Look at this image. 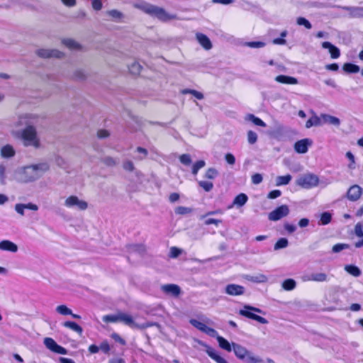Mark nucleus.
Returning a JSON list of instances; mask_svg holds the SVG:
<instances>
[{"mask_svg":"<svg viewBox=\"0 0 363 363\" xmlns=\"http://www.w3.org/2000/svg\"><path fill=\"white\" fill-rule=\"evenodd\" d=\"M62 43L71 50H78L80 48L79 44L72 39H64Z\"/></svg>","mask_w":363,"mask_h":363,"instance_id":"obj_38","label":"nucleus"},{"mask_svg":"<svg viewBox=\"0 0 363 363\" xmlns=\"http://www.w3.org/2000/svg\"><path fill=\"white\" fill-rule=\"evenodd\" d=\"M248 200L247 196L244 193H240L233 200V205L237 206L238 207H241L244 206Z\"/></svg>","mask_w":363,"mask_h":363,"instance_id":"obj_27","label":"nucleus"},{"mask_svg":"<svg viewBox=\"0 0 363 363\" xmlns=\"http://www.w3.org/2000/svg\"><path fill=\"white\" fill-rule=\"evenodd\" d=\"M289 245V241L285 238H281L277 240L275 243L274 249V250H279L281 249L286 248Z\"/></svg>","mask_w":363,"mask_h":363,"instance_id":"obj_39","label":"nucleus"},{"mask_svg":"<svg viewBox=\"0 0 363 363\" xmlns=\"http://www.w3.org/2000/svg\"><path fill=\"white\" fill-rule=\"evenodd\" d=\"M332 220V215L329 212H324L320 216V224L327 225L330 223Z\"/></svg>","mask_w":363,"mask_h":363,"instance_id":"obj_41","label":"nucleus"},{"mask_svg":"<svg viewBox=\"0 0 363 363\" xmlns=\"http://www.w3.org/2000/svg\"><path fill=\"white\" fill-rule=\"evenodd\" d=\"M216 339L220 347L228 352H231L233 350V343L230 344L226 339L220 335H218Z\"/></svg>","mask_w":363,"mask_h":363,"instance_id":"obj_26","label":"nucleus"},{"mask_svg":"<svg viewBox=\"0 0 363 363\" xmlns=\"http://www.w3.org/2000/svg\"><path fill=\"white\" fill-rule=\"evenodd\" d=\"M349 248H350V245L348 244L337 243L333 247L332 251L334 253H338L343 250H346V249H349Z\"/></svg>","mask_w":363,"mask_h":363,"instance_id":"obj_47","label":"nucleus"},{"mask_svg":"<svg viewBox=\"0 0 363 363\" xmlns=\"http://www.w3.org/2000/svg\"><path fill=\"white\" fill-rule=\"evenodd\" d=\"M245 45L247 47L252 48H263L265 45V43L264 42L261 41H251V42H247Z\"/></svg>","mask_w":363,"mask_h":363,"instance_id":"obj_56","label":"nucleus"},{"mask_svg":"<svg viewBox=\"0 0 363 363\" xmlns=\"http://www.w3.org/2000/svg\"><path fill=\"white\" fill-rule=\"evenodd\" d=\"M303 281H313L316 282H324L328 281V275L323 272L311 273L302 277Z\"/></svg>","mask_w":363,"mask_h":363,"instance_id":"obj_14","label":"nucleus"},{"mask_svg":"<svg viewBox=\"0 0 363 363\" xmlns=\"http://www.w3.org/2000/svg\"><path fill=\"white\" fill-rule=\"evenodd\" d=\"M86 77V74L82 69H77L73 74V78L76 80L82 81Z\"/></svg>","mask_w":363,"mask_h":363,"instance_id":"obj_50","label":"nucleus"},{"mask_svg":"<svg viewBox=\"0 0 363 363\" xmlns=\"http://www.w3.org/2000/svg\"><path fill=\"white\" fill-rule=\"evenodd\" d=\"M354 233L357 237H363V225L362 223H357L354 227ZM363 246V238L357 242H355V247L357 248L362 247Z\"/></svg>","mask_w":363,"mask_h":363,"instance_id":"obj_25","label":"nucleus"},{"mask_svg":"<svg viewBox=\"0 0 363 363\" xmlns=\"http://www.w3.org/2000/svg\"><path fill=\"white\" fill-rule=\"evenodd\" d=\"M15 155V151L13 147L10 145L4 146L1 150V155L2 157L9 158Z\"/></svg>","mask_w":363,"mask_h":363,"instance_id":"obj_28","label":"nucleus"},{"mask_svg":"<svg viewBox=\"0 0 363 363\" xmlns=\"http://www.w3.org/2000/svg\"><path fill=\"white\" fill-rule=\"evenodd\" d=\"M189 323L191 325L199 330L200 331L203 332L205 330L207 325L204 324L203 323H201L196 319H191L189 320Z\"/></svg>","mask_w":363,"mask_h":363,"instance_id":"obj_44","label":"nucleus"},{"mask_svg":"<svg viewBox=\"0 0 363 363\" xmlns=\"http://www.w3.org/2000/svg\"><path fill=\"white\" fill-rule=\"evenodd\" d=\"M135 6L146 13L157 17L158 19L164 22L178 19L176 14L169 13L164 9L146 2L138 3Z\"/></svg>","mask_w":363,"mask_h":363,"instance_id":"obj_2","label":"nucleus"},{"mask_svg":"<svg viewBox=\"0 0 363 363\" xmlns=\"http://www.w3.org/2000/svg\"><path fill=\"white\" fill-rule=\"evenodd\" d=\"M56 311L63 315L72 314V310L67 308L65 305L58 306L56 308Z\"/></svg>","mask_w":363,"mask_h":363,"instance_id":"obj_48","label":"nucleus"},{"mask_svg":"<svg viewBox=\"0 0 363 363\" xmlns=\"http://www.w3.org/2000/svg\"><path fill=\"white\" fill-rule=\"evenodd\" d=\"M63 325L67 328H69L79 335H82L83 333V329L81 326L77 324L75 322L72 321H66L63 323Z\"/></svg>","mask_w":363,"mask_h":363,"instance_id":"obj_31","label":"nucleus"},{"mask_svg":"<svg viewBox=\"0 0 363 363\" xmlns=\"http://www.w3.org/2000/svg\"><path fill=\"white\" fill-rule=\"evenodd\" d=\"M119 313L116 315H107L104 316L103 320L105 322L116 323L119 322Z\"/></svg>","mask_w":363,"mask_h":363,"instance_id":"obj_55","label":"nucleus"},{"mask_svg":"<svg viewBox=\"0 0 363 363\" xmlns=\"http://www.w3.org/2000/svg\"><path fill=\"white\" fill-rule=\"evenodd\" d=\"M218 175V170L214 167L208 168L206 173L205 177L209 179H213Z\"/></svg>","mask_w":363,"mask_h":363,"instance_id":"obj_45","label":"nucleus"},{"mask_svg":"<svg viewBox=\"0 0 363 363\" xmlns=\"http://www.w3.org/2000/svg\"><path fill=\"white\" fill-rule=\"evenodd\" d=\"M91 6L95 11H100L103 7L102 0H91Z\"/></svg>","mask_w":363,"mask_h":363,"instance_id":"obj_58","label":"nucleus"},{"mask_svg":"<svg viewBox=\"0 0 363 363\" xmlns=\"http://www.w3.org/2000/svg\"><path fill=\"white\" fill-rule=\"evenodd\" d=\"M65 206L68 208L77 207L79 210L84 211L88 208L85 201L79 200L77 196H70L65 201Z\"/></svg>","mask_w":363,"mask_h":363,"instance_id":"obj_8","label":"nucleus"},{"mask_svg":"<svg viewBox=\"0 0 363 363\" xmlns=\"http://www.w3.org/2000/svg\"><path fill=\"white\" fill-rule=\"evenodd\" d=\"M312 140L304 138L295 143L294 150L297 153L304 154L308 152L309 146L312 145Z\"/></svg>","mask_w":363,"mask_h":363,"instance_id":"obj_10","label":"nucleus"},{"mask_svg":"<svg viewBox=\"0 0 363 363\" xmlns=\"http://www.w3.org/2000/svg\"><path fill=\"white\" fill-rule=\"evenodd\" d=\"M342 69L347 73H357L360 69L358 65L350 62L344 64Z\"/></svg>","mask_w":363,"mask_h":363,"instance_id":"obj_33","label":"nucleus"},{"mask_svg":"<svg viewBox=\"0 0 363 363\" xmlns=\"http://www.w3.org/2000/svg\"><path fill=\"white\" fill-rule=\"evenodd\" d=\"M247 118L250 121H251L256 125L261 126V127H266L267 126L266 123L262 120H261L258 117H256L253 114H249L247 116Z\"/></svg>","mask_w":363,"mask_h":363,"instance_id":"obj_40","label":"nucleus"},{"mask_svg":"<svg viewBox=\"0 0 363 363\" xmlns=\"http://www.w3.org/2000/svg\"><path fill=\"white\" fill-rule=\"evenodd\" d=\"M182 254V250L177 247H172L170 248V257L172 258H176Z\"/></svg>","mask_w":363,"mask_h":363,"instance_id":"obj_62","label":"nucleus"},{"mask_svg":"<svg viewBox=\"0 0 363 363\" xmlns=\"http://www.w3.org/2000/svg\"><path fill=\"white\" fill-rule=\"evenodd\" d=\"M101 162L107 167H114L119 163L118 160L109 156L102 158Z\"/></svg>","mask_w":363,"mask_h":363,"instance_id":"obj_37","label":"nucleus"},{"mask_svg":"<svg viewBox=\"0 0 363 363\" xmlns=\"http://www.w3.org/2000/svg\"><path fill=\"white\" fill-rule=\"evenodd\" d=\"M245 287L235 284H228L225 288V293L230 296H241L245 294Z\"/></svg>","mask_w":363,"mask_h":363,"instance_id":"obj_12","label":"nucleus"},{"mask_svg":"<svg viewBox=\"0 0 363 363\" xmlns=\"http://www.w3.org/2000/svg\"><path fill=\"white\" fill-rule=\"evenodd\" d=\"M289 212V208L287 205H281L269 213L268 219L272 221H277L287 216Z\"/></svg>","mask_w":363,"mask_h":363,"instance_id":"obj_7","label":"nucleus"},{"mask_svg":"<svg viewBox=\"0 0 363 363\" xmlns=\"http://www.w3.org/2000/svg\"><path fill=\"white\" fill-rule=\"evenodd\" d=\"M281 195V191L280 190L275 189V190L271 191L268 194L267 198L270 199H274L279 197Z\"/></svg>","mask_w":363,"mask_h":363,"instance_id":"obj_63","label":"nucleus"},{"mask_svg":"<svg viewBox=\"0 0 363 363\" xmlns=\"http://www.w3.org/2000/svg\"><path fill=\"white\" fill-rule=\"evenodd\" d=\"M38 118L33 115H23L18 117L16 126L26 125L21 132V138L25 146H33L35 148L40 147V140L37 135L36 128L34 125L37 123Z\"/></svg>","mask_w":363,"mask_h":363,"instance_id":"obj_1","label":"nucleus"},{"mask_svg":"<svg viewBox=\"0 0 363 363\" xmlns=\"http://www.w3.org/2000/svg\"><path fill=\"white\" fill-rule=\"evenodd\" d=\"M107 14L113 19H121L123 17V13L118 10L113 9L107 11Z\"/></svg>","mask_w":363,"mask_h":363,"instance_id":"obj_54","label":"nucleus"},{"mask_svg":"<svg viewBox=\"0 0 363 363\" xmlns=\"http://www.w3.org/2000/svg\"><path fill=\"white\" fill-rule=\"evenodd\" d=\"M128 250L130 252H138L140 255H143L145 251V247L143 245L134 244L127 246Z\"/></svg>","mask_w":363,"mask_h":363,"instance_id":"obj_32","label":"nucleus"},{"mask_svg":"<svg viewBox=\"0 0 363 363\" xmlns=\"http://www.w3.org/2000/svg\"><path fill=\"white\" fill-rule=\"evenodd\" d=\"M206 162L204 160H198L192 166L191 172L194 175H196L200 169L205 167Z\"/></svg>","mask_w":363,"mask_h":363,"instance_id":"obj_42","label":"nucleus"},{"mask_svg":"<svg viewBox=\"0 0 363 363\" xmlns=\"http://www.w3.org/2000/svg\"><path fill=\"white\" fill-rule=\"evenodd\" d=\"M345 270L350 274L358 277L362 274L360 269L353 264H348L345 266Z\"/></svg>","mask_w":363,"mask_h":363,"instance_id":"obj_29","label":"nucleus"},{"mask_svg":"<svg viewBox=\"0 0 363 363\" xmlns=\"http://www.w3.org/2000/svg\"><path fill=\"white\" fill-rule=\"evenodd\" d=\"M36 54L42 58H61L63 53L57 50L39 49L36 51Z\"/></svg>","mask_w":363,"mask_h":363,"instance_id":"obj_11","label":"nucleus"},{"mask_svg":"<svg viewBox=\"0 0 363 363\" xmlns=\"http://www.w3.org/2000/svg\"><path fill=\"white\" fill-rule=\"evenodd\" d=\"M123 167L125 170L128 172H133L135 169L134 164L130 160H125L123 162Z\"/></svg>","mask_w":363,"mask_h":363,"instance_id":"obj_57","label":"nucleus"},{"mask_svg":"<svg viewBox=\"0 0 363 363\" xmlns=\"http://www.w3.org/2000/svg\"><path fill=\"white\" fill-rule=\"evenodd\" d=\"M252 311L259 313H263V311L261 309L246 305L244 306V309L240 310L239 314L248 318L255 320L262 324L268 323V320L266 318L255 314L254 313H252Z\"/></svg>","mask_w":363,"mask_h":363,"instance_id":"obj_5","label":"nucleus"},{"mask_svg":"<svg viewBox=\"0 0 363 363\" xmlns=\"http://www.w3.org/2000/svg\"><path fill=\"white\" fill-rule=\"evenodd\" d=\"M322 48L324 49H328L329 52L330 54V57L333 59H337L340 55V49L330 42L325 41L322 43Z\"/></svg>","mask_w":363,"mask_h":363,"instance_id":"obj_16","label":"nucleus"},{"mask_svg":"<svg viewBox=\"0 0 363 363\" xmlns=\"http://www.w3.org/2000/svg\"><path fill=\"white\" fill-rule=\"evenodd\" d=\"M291 179L292 177L290 174L278 176L276 178V186L286 185L291 182Z\"/></svg>","mask_w":363,"mask_h":363,"instance_id":"obj_34","label":"nucleus"},{"mask_svg":"<svg viewBox=\"0 0 363 363\" xmlns=\"http://www.w3.org/2000/svg\"><path fill=\"white\" fill-rule=\"evenodd\" d=\"M99 347V350H101L105 354L108 353L111 350L109 344L107 342V340L103 341Z\"/></svg>","mask_w":363,"mask_h":363,"instance_id":"obj_59","label":"nucleus"},{"mask_svg":"<svg viewBox=\"0 0 363 363\" xmlns=\"http://www.w3.org/2000/svg\"><path fill=\"white\" fill-rule=\"evenodd\" d=\"M296 23L299 26H303L307 29H311L312 28V25L310 21L304 17L297 18Z\"/></svg>","mask_w":363,"mask_h":363,"instance_id":"obj_46","label":"nucleus"},{"mask_svg":"<svg viewBox=\"0 0 363 363\" xmlns=\"http://www.w3.org/2000/svg\"><path fill=\"white\" fill-rule=\"evenodd\" d=\"M196 37L200 45L206 50H210L212 48L211 42L206 35L198 33Z\"/></svg>","mask_w":363,"mask_h":363,"instance_id":"obj_22","label":"nucleus"},{"mask_svg":"<svg viewBox=\"0 0 363 363\" xmlns=\"http://www.w3.org/2000/svg\"><path fill=\"white\" fill-rule=\"evenodd\" d=\"M32 165L26 166L18 169L16 172V177L18 182L22 183H28L38 179V174L35 172Z\"/></svg>","mask_w":363,"mask_h":363,"instance_id":"obj_4","label":"nucleus"},{"mask_svg":"<svg viewBox=\"0 0 363 363\" xmlns=\"http://www.w3.org/2000/svg\"><path fill=\"white\" fill-rule=\"evenodd\" d=\"M31 165L33 168L35 169V172L38 174V178H40L43 174L48 172L50 169V165L48 162H41Z\"/></svg>","mask_w":363,"mask_h":363,"instance_id":"obj_24","label":"nucleus"},{"mask_svg":"<svg viewBox=\"0 0 363 363\" xmlns=\"http://www.w3.org/2000/svg\"><path fill=\"white\" fill-rule=\"evenodd\" d=\"M321 116V121L322 125L324 123L333 125L336 127H339L340 125V120L333 116L326 114V113H322L320 114Z\"/></svg>","mask_w":363,"mask_h":363,"instance_id":"obj_18","label":"nucleus"},{"mask_svg":"<svg viewBox=\"0 0 363 363\" xmlns=\"http://www.w3.org/2000/svg\"><path fill=\"white\" fill-rule=\"evenodd\" d=\"M18 249L17 245L9 240H4L0 242V250L2 251L16 252Z\"/></svg>","mask_w":363,"mask_h":363,"instance_id":"obj_21","label":"nucleus"},{"mask_svg":"<svg viewBox=\"0 0 363 363\" xmlns=\"http://www.w3.org/2000/svg\"><path fill=\"white\" fill-rule=\"evenodd\" d=\"M199 185L206 192L211 191L213 188V184L211 182L200 181Z\"/></svg>","mask_w":363,"mask_h":363,"instance_id":"obj_49","label":"nucleus"},{"mask_svg":"<svg viewBox=\"0 0 363 363\" xmlns=\"http://www.w3.org/2000/svg\"><path fill=\"white\" fill-rule=\"evenodd\" d=\"M128 69L132 74L138 75L140 73L143 67L138 62H133L131 65H128Z\"/></svg>","mask_w":363,"mask_h":363,"instance_id":"obj_35","label":"nucleus"},{"mask_svg":"<svg viewBox=\"0 0 363 363\" xmlns=\"http://www.w3.org/2000/svg\"><path fill=\"white\" fill-rule=\"evenodd\" d=\"M363 189L359 185L354 184L350 187L347 192V197L350 201H357L362 194Z\"/></svg>","mask_w":363,"mask_h":363,"instance_id":"obj_13","label":"nucleus"},{"mask_svg":"<svg viewBox=\"0 0 363 363\" xmlns=\"http://www.w3.org/2000/svg\"><path fill=\"white\" fill-rule=\"evenodd\" d=\"M275 81L286 84H297L298 83L296 78L287 75H278L275 77Z\"/></svg>","mask_w":363,"mask_h":363,"instance_id":"obj_23","label":"nucleus"},{"mask_svg":"<svg viewBox=\"0 0 363 363\" xmlns=\"http://www.w3.org/2000/svg\"><path fill=\"white\" fill-rule=\"evenodd\" d=\"M263 180L262 175L259 173H256L252 176V182L254 184H260Z\"/></svg>","mask_w":363,"mask_h":363,"instance_id":"obj_61","label":"nucleus"},{"mask_svg":"<svg viewBox=\"0 0 363 363\" xmlns=\"http://www.w3.org/2000/svg\"><path fill=\"white\" fill-rule=\"evenodd\" d=\"M179 161L181 163L186 166H189L191 163V158L189 154H183L179 157Z\"/></svg>","mask_w":363,"mask_h":363,"instance_id":"obj_53","label":"nucleus"},{"mask_svg":"<svg viewBox=\"0 0 363 363\" xmlns=\"http://www.w3.org/2000/svg\"><path fill=\"white\" fill-rule=\"evenodd\" d=\"M321 125V116H313L306 121V128H310L312 126H319Z\"/></svg>","mask_w":363,"mask_h":363,"instance_id":"obj_30","label":"nucleus"},{"mask_svg":"<svg viewBox=\"0 0 363 363\" xmlns=\"http://www.w3.org/2000/svg\"><path fill=\"white\" fill-rule=\"evenodd\" d=\"M111 337L113 340L122 345H125L126 344L125 340L123 339L118 333H113L111 334Z\"/></svg>","mask_w":363,"mask_h":363,"instance_id":"obj_60","label":"nucleus"},{"mask_svg":"<svg viewBox=\"0 0 363 363\" xmlns=\"http://www.w3.org/2000/svg\"><path fill=\"white\" fill-rule=\"evenodd\" d=\"M296 282L293 279H287L282 283V287L286 291H291L296 288Z\"/></svg>","mask_w":363,"mask_h":363,"instance_id":"obj_36","label":"nucleus"},{"mask_svg":"<svg viewBox=\"0 0 363 363\" xmlns=\"http://www.w3.org/2000/svg\"><path fill=\"white\" fill-rule=\"evenodd\" d=\"M162 290L168 294H172L174 296H178L181 294L180 287L174 284H169L162 286Z\"/></svg>","mask_w":363,"mask_h":363,"instance_id":"obj_17","label":"nucleus"},{"mask_svg":"<svg viewBox=\"0 0 363 363\" xmlns=\"http://www.w3.org/2000/svg\"><path fill=\"white\" fill-rule=\"evenodd\" d=\"M284 228L289 234H292L296 230V226L289 223H285Z\"/></svg>","mask_w":363,"mask_h":363,"instance_id":"obj_64","label":"nucleus"},{"mask_svg":"<svg viewBox=\"0 0 363 363\" xmlns=\"http://www.w3.org/2000/svg\"><path fill=\"white\" fill-rule=\"evenodd\" d=\"M318 177L313 174H304L296 180V184L304 189L313 188L318 186Z\"/></svg>","mask_w":363,"mask_h":363,"instance_id":"obj_6","label":"nucleus"},{"mask_svg":"<svg viewBox=\"0 0 363 363\" xmlns=\"http://www.w3.org/2000/svg\"><path fill=\"white\" fill-rule=\"evenodd\" d=\"M345 11H348L350 18H363V7L360 6H344Z\"/></svg>","mask_w":363,"mask_h":363,"instance_id":"obj_15","label":"nucleus"},{"mask_svg":"<svg viewBox=\"0 0 363 363\" xmlns=\"http://www.w3.org/2000/svg\"><path fill=\"white\" fill-rule=\"evenodd\" d=\"M44 344L48 349L53 352L57 343L51 337H45L44 339Z\"/></svg>","mask_w":363,"mask_h":363,"instance_id":"obj_43","label":"nucleus"},{"mask_svg":"<svg viewBox=\"0 0 363 363\" xmlns=\"http://www.w3.org/2000/svg\"><path fill=\"white\" fill-rule=\"evenodd\" d=\"M244 279L248 281L257 284L265 283L268 280L267 277L263 274H246L244 276Z\"/></svg>","mask_w":363,"mask_h":363,"instance_id":"obj_19","label":"nucleus"},{"mask_svg":"<svg viewBox=\"0 0 363 363\" xmlns=\"http://www.w3.org/2000/svg\"><path fill=\"white\" fill-rule=\"evenodd\" d=\"M199 344L206 347V352L208 354V355L215 360L217 363H229L227 360H225L223 357L220 356L218 352L211 347L208 345L207 344L200 341Z\"/></svg>","mask_w":363,"mask_h":363,"instance_id":"obj_9","label":"nucleus"},{"mask_svg":"<svg viewBox=\"0 0 363 363\" xmlns=\"http://www.w3.org/2000/svg\"><path fill=\"white\" fill-rule=\"evenodd\" d=\"M233 350L236 357L245 363H264L259 356H255L252 352L246 347L233 342Z\"/></svg>","mask_w":363,"mask_h":363,"instance_id":"obj_3","label":"nucleus"},{"mask_svg":"<svg viewBox=\"0 0 363 363\" xmlns=\"http://www.w3.org/2000/svg\"><path fill=\"white\" fill-rule=\"evenodd\" d=\"M257 134L252 130H249L247 132L248 143L251 145H253L257 142Z\"/></svg>","mask_w":363,"mask_h":363,"instance_id":"obj_52","label":"nucleus"},{"mask_svg":"<svg viewBox=\"0 0 363 363\" xmlns=\"http://www.w3.org/2000/svg\"><path fill=\"white\" fill-rule=\"evenodd\" d=\"M119 322L123 323L125 325L130 327L131 328L137 329L138 323H135L131 315L125 313H119Z\"/></svg>","mask_w":363,"mask_h":363,"instance_id":"obj_20","label":"nucleus"},{"mask_svg":"<svg viewBox=\"0 0 363 363\" xmlns=\"http://www.w3.org/2000/svg\"><path fill=\"white\" fill-rule=\"evenodd\" d=\"M176 214L185 215L192 211L191 208L185 206H178L174 210Z\"/></svg>","mask_w":363,"mask_h":363,"instance_id":"obj_51","label":"nucleus"}]
</instances>
